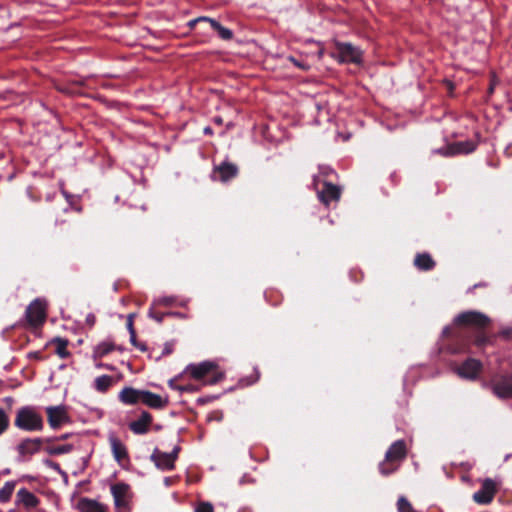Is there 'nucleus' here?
Segmentation results:
<instances>
[{
    "label": "nucleus",
    "mask_w": 512,
    "mask_h": 512,
    "mask_svg": "<svg viewBox=\"0 0 512 512\" xmlns=\"http://www.w3.org/2000/svg\"><path fill=\"white\" fill-rule=\"evenodd\" d=\"M490 318L482 312L469 310L459 313L450 326L443 329L444 346L451 354L467 352L470 345L484 348L492 343L485 329L490 325Z\"/></svg>",
    "instance_id": "f257e3e1"
},
{
    "label": "nucleus",
    "mask_w": 512,
    "mask_h": 512,
    "mask_svg": "<svg viewBox=\"0 0 512 512\" xmlns=\"http://www.w3.org/2000/svg\"><path fill=\"white\" fill-rule=\"evenodd\" d=\"M184 372L195 380H201L203 385H214L224 378V373L220 371L217 364L212 361L189 364Z\"/></svg>",
    "instance_id": "f03ea898"
},
{
    "label": "nucleus",
    "mask_w": 512,
    "mask_h": 512,
    "mask_svg": "<svg viewBox=\"0 0 512 512\" xmlns=\"http://www.w3.org/2000/svg\"><path fill=\"white\" fill-rule=\"evenodd\" d=\"M14 425L24 431H41L44 426L41 415L30 406L21 407L17 411Z\"/></svg>",
    "instance_id": "7ed1b4c3"
},
{
    "label": "nucleus",
    "mask_w": 512,
    "mask_h": 512,
    "mask_svg": "<svg viewBox=\"0 0 512 512\" xmlns=\"http://www.w3.org/2000/svg\"><path fill=\"white\" fill-rule=\"evenodd\" d=\"M110 489L117 511L129 512V502L131 499L130 486L125 482H118L111 485Z\"/></svg>",
    "instance_id": "20e7f679"
},
{
    "label": "nucleus",
    "mask_w": 512,
    "mask_h": 512,
    "mask_svg": "<svg viewBox=\"0 0 512 512\" xmlns=\"http://www.w3.org/2000/svg\"><path fill=\"white\" fill-rule=\"evenodd\" d=\"M44 443H52V438H25L17 445V452L24 460L37 454Z\"/></svg>",
    "instance_id": "39448f33"
},
{
    "label": "nucleus",
    "mask_w": 512,
    "mask_h": 512,
    "mask_svg": "<svg viewBox=\"0 0 512 512\" xmlns=\"http://www.w3.org/2000/svg\"><path fill=\"white\" fill-rule=\"evenodd\" d=\"M25 316L31 327L41 326L46 319L45 304L40 299L33 300L26 308Z\"/></svg>",
    "instance_id": "423d86ee"
},
{
    "label": "nucleus",
    "mask_w": 512,
    "mask_h": 512,
    "mask_svg": "<svg viewBox=\"0 0 512 512\" xmlns=\"http://www.w3.org/2000/svg\"><path fill=\"white\" fill-rule=\"evenodd\" d=\"M336 50L340 62L359 64L362 59V52L358 47L350 43L337 42Z\"/></svg>",
    "instance_id": "0eeeda50"
},
{
    "label": "nucleus",
    "mask_w": 512,
    "mask_h": 512,
    "mask_svg": "<svg viewBox=\"0 0 512 512\" xmlns=\"http://www.w3.org/2000/svg\"><path fill=\"white\" fill-rule=\"evenodd\" d=\"M483 369L481 361L475 358H468L456 369L457 374L467 380H476Z\"/></svg>",
    "instance_id": "6e6552de"
},
{
    "label": "nucleus",
    "mask_w": 512,
    "mask_h": 512,
    "mask_svg": "<svg viewBox=\"0 0 512 512\" xmlns=\"http://www.w3.org/2000/svg\"><path fill=\"white\" fill-rule=\"evenodd\" d=\"M238 173L239 169L236 164L224 161L220 165L214 166L211 177L213 180L228 182L237 177Z\"/></svg>",
    "instance_id": "1a4fd4ad"
},
{
    "label": "nucleus",
    "mask_w": 512,
    "mask_h": 512,
    "mask_svg": "<svg viewBox=\"0 0 512 512\" xmlns=\"http://www.w3.org/2000/svg\"><path fill=\"white\" fill-rule=\"evenodd\" d=\"M497 493L495 482L491 478H486L482 482L481 489L473 494V500L478 504H489Z\"/></svg>",
    "instance_id": "9d476101"
},
{
    "label": "nucleus",
    "mask_w": 512,
    "mask_h": 512,
    "mask_svg": "<svg viewBox=\"0 0 512 512\" xmlns=\"http://www.w3.org/2000/svg\"><path fill=\"white\" fill-rule=\"evenodd\" d=\"M48 423L51 428L58 429L62 424L69 422V416L64 406H50L46 408Z\"/></svg>",
    "instance_id": "9b49d317"
},
{
    "label": "nucleus",
    "mask_w": 512,
    "mask_h": 512,
    "mask_svg": "<svg viewBox=\"0 0 512 512\" xmlns=\"http://www.w3.org/2000/svg\"><path fill=\"white\" fill-rule=\"evenodd\" d=\"M476 145L472 141H460L441 148L436 152L442 156H453L457 154H468L475 150Z\"/></svg>",
    "instance_id": "f8f14e48"
},
{
    "label": "nucleus",
    "mask_w": 512,
    "mask_h": 512,
    "mask_svg": "<svg viewBox=\"0 0 512 512\" xmlns=\"http://www.w3.org/2000/svg\"><path fill=\"white\" fill-rule=\"evenodd\" d=\"M340 196L341 189L339 186L326 180L323 181V189L318 191V198L323 204L328 206L331 201H338Z\"/></svg>",
    "instance_id": "ddd939ff"
},
{
    "label": "nucleus",
    "mask_w": 512,
    "mask_h": 512,
    "mask_svg": "<svg viewBox=\"0 0 512 512\" xmlns=\"http://www.w3.org/2000/svg\"><path fill=\"white\" fill-rule=\"evenodd\" d=\"M202 21L209 22L211 27H212V29L218 33V35H219V37L221 39L228 41V40H231L233 38L232 30L222 26L215 19H212V18H209V17H206V16L198 17V18H196L194 20H191L189 22V26L190 27H194L196 25V23L202 22Z\"/></svg>",
    "instance_id": "4468645a"
},
{
    "label": "nucleus",
    "mask_w": 512,
    "mask_h": 512,
    "mask_svg": "<svg viewBox=\"0 0 512 512\" xmlns=\"http://www.w3.org/2000/svg\"><path fill=\"white\" fill-rule=\"evenodd\" d=\"M407 456V448L404 440H397L391 444L388 450L385 453V458L387 461H394L398 464L406 458Z\"/></svg>",
    "instance_id": "2eb2a0df"
},
{
    "label": "nucleus",
    "mask_w": 512,
    "mask_h": 512,
    "mask_svg": "<svg viewBox=\"0 0 512 512\" xmlns=\"http://www.w3.org/2000/svg\"><path fill=\"white\" fill-rule=\"evenodd\" d=\"M152 415L147 412L143 411L139 417V419L132 421L129 424V429L137 435L146 434L149 431V427L152 423Z\"/></svg>",
    "instance_id": "dca6fc26"
},
{
    "label": "nucleus",
    "mask_w": 512,
    "mask_h": 512,
    "mask_svg": "<svg viewBox=\"0 0 512 512\" xmlns=\"http://www.w3.org/2000/svg\"><path fill=\"white\" fill-rule=\"evenodd\" d=\"M151 460L161 470H173L175 468V461L170 454L162 452L158 448H155L151 454Z\"/></svg>",
    "instance_id": "f3484780"
},
{
    "label": "nucleus",
    "mask_w": 512,
    "mask_h": 512,
    "mask_svg": "<svg viewBox=\"0 0 512 512\" xmlns=\"http://www.w3.org/2000/svg\"><path fill=\"white\" fill-rule=\"evenodd\" d=\"M491 389L494 395L501 399L512 398V383L506 378L495 380L491 383Z\"/></svg>",
    "instance_id": "a211bd4d"
},
{
    "label": "nucleus",
    "mask_w": 512,
    "mask_h": 512,
    "mask_svg": "<svg viewBox=\"0 0 512 512\" xmlns=\"http://www.w3.org/2000/svg\"><path fill=\"white\" fill-rule=\"evenodd\" d=\"M77 509L80 512H108L106 505L87 497H82L79 499L77 503Z\"/></svg>",
    "instance_id": "6ab92c4d"
},
{
    "label": "nucleus",
    "mask_w": 512,
    "mask_h": 512,
    "mask_svg": "<svg viewBox=\"0 0 512 512\" xmlns=\"http://www.w3.org/2000/svg\"><path fill=\"white\" fill-rule=\"evenodd\" d=\"M141 402L154 409H162L167 406L168 401L153 392L142 390Z\"/></svg>",
    "instance_id": "aec40b11"
},
{
    "label": "nucleus",
    "mask_w": 512,
    "mask_h": 512,
    "mask_svg": "<svg viewBox=\"0 0 512 512\" xmlns=\"http://www.w3.org/2000/svg\"><path fill=\"white\" fill-rule=\"evenodd\" d=\"M16 501L22 504L27 510L38 506L40 500L26 488H21L16 494Z\"/></svg>",
    "instance_id": "412c9836"
},
{
    "label": "nucleus",
    "mask_w": 512,
    "mask_h": 512,
    "mask_svg": "<svg viewBox=\"0 0 512 512\" xmlns=\"http://www.w3.org/2000/svg\"><path fill=\"white\" fill-rule=\"evenodd\" d=\"M109 441L113 457L119 464L129 459L126 446L117 437L111 436Z\"/></svg>",
    "instance_id": "4be33fe9"
},
{
    "label": "nucleus",
    "mask_w": 512,
    "mask_h": 512,
    "mask_svg": "<svg viewBox=\"0 0 512 512\" xmlns=\"http://www.w3.org/2000/svg\"><path fill=\"white\" fill-rule=\"evenodd\" d=\"M142 390H137L132 387H125L119 393V400L128 405H133L141 402Z\"/></svg>",
    "instance_id": "5701e85b"
},
{
    "label": "nucleus",
    "mask_w": 512,
    "mask_h": 512,
    "mask_svg": "<svg viewBox=\"0 0 512 512\" xmlns=\"http://www.w3.org/2000/svg\"><path fill=\"white\" fill-rule=\"evenodd\" d=\"M414 265L422 271H431L434 269L436 262L428 253H418L414 259Z\"/></svg>",
    "instance_id": "b1692460"
},
{
    "label": "nucleus",
    "mask_w": 512,
    "mask_h": 512,
    "mask_svg": "<svg viewBox=\"0 0 512 512\" xmlns=\"http://www.w3.org/2000/svg\"><path fill=\"white\" fill-rule=\"evenodd\" d=\"M115 350V345L111 342H101L93 350L92 358L94 361L101 359Z\"/></svg>",
    "instance_id": "393cba45"
},
{
    "label": "nucleus",
    "mask_w": 512,
    "mask_h": 512,
    "mask_svg": "<svg viewBox=\"0 0 512 512\" xmlns=\"http://www.w3.org/2000/svg\"><path fill=\"white\" fill-rule=\"evenodd\" d=\"M85 85H86L85 79L72 80V81H69L65 85L58 86L57 89L62 93L72 95V94L80 93V91L78 90V87H83Z\"/></svg>",
    "instance_id": "a878e982"
},
{
    "label": "nucleus",
    "mask_w": 512,
    "mask_h": 512,
    "mask_svg": "<svg viewBox=\"0 0 512 512\" xmlns=\"http://www.w3.org/2000/svg\"><path fill=\"white\" fill-rule=\"evenodd\" d=\"M51 343L56 346L55 352L60 358L66 359L69 357L70 353L67 350L69 341L67 339L56 337L51 341Z\"/></svg>",
    "instance_id": "bb28decb"
},
{
    "label": "nucleus",
    "mask_w": 512,
    "mask_h": 512,
    "mask_svg": "<svg viewBox=\"0 0 512 512\" xmlns=\"http://www.w3.org/2000/svg\"><path fill=\"white\" fill-rule=\"evenodd\" d=\"M400 467V464L394 461H387L386 458L379 464V472L381 475L387 477L393 473H395Z\"/></svg>",
    "instance_id": "cd10ccee"
},
{
    "label": "nucleus",
    "mask_w": 512,
    "mask_h": 512,
    "mask_svg": "<svg viewBox=\"0 0 512 512\" xmlns=\"http://www.w3.org/2000/svg\"><path fill=\"white\" fill-rule=\"evenodd\" d=\"M112 385V377L109 375H102L95 379V389L99 392H106Z\"/></svg>",
    "instance_id": "c85d7f7f"
},
{
    "label": "nucleus",
    "mask_w": 512,
    "mask_h": 512,
    "mask_svg": "<svg viewBox=\"0 0 512 512\" xmlns=\"http://www.w3.org/2000/svg\"><path fill=\"white\" fill-rule=\"evenodd\" d=\"M44 450L49 455H62L69 453L73 450L72 444H64V445H58V446H46Z\"/></svg>",
    "instance_id": "c756f323"
},
{
    "label": "nucleus",
    "mask_w": 512,
    "mask_h": 512,
    "mask_svg": "<svg viewBox=\"0 0 512 512\" xmlns=\"http://www.w3.org/2000/svg\"><path fill=\"white\" fill-rule=\"evenodd\" d=\"M15 488L14 482H6L0 489V502H7L10 500Z\"/></svg>",
    "instance_id": "7c9ffc66"
},
{
    "label": "nucleus",
    "mask_w": 512,
    "mask_h": 512,
    "mask_svg": "<svg viewBox=\"0 0 512 512\" xmlns=\"http://www.w3.org/2000/svg\"><path fill=\"white\" fill-rule=\"evenodd\" d=\"M169 386L172 389L178 390L180 392H195L199 390V387L193 384L177 385L175 379L169 381Z\"/></svg>",
    "instance_id": "2f4dec72"
},
{
    "label": "nucleus",
    "mask_w": 512,
    "mask_h": 512,
    "mask_svg": "<svg viewBox=\"0 0 512 512\" xmlns=\"http://www.w3.org/2000/svg\"><path fill=\"white\" fill-rule=\"evenodd\" d=\"M155 307L156 306L152 305V307L149 309L148 315L158 323H162L166 316L174 315V313L171 312H158L155 310Z\"/></svg>",
    "instance_id": "473e14b6"
},
{
    "label": "nucleus",
    "mask_w": 512,
    "mask_h": 512,
    "mask_svg": "<svg viewBox=\"0 0 512 512\" xmlns=\"http://www.w3.org/2000/svg\"><path fill=\"white\" fill-rule=\"evenodd\" d=\"M10 425V419L9 416L6 414V412L0 408V436L4 434Z\"/></svg>",
    "instance_id": "72a5a7b5"
},
{
    "label": "nucleus",
    "mask_w": 512,
    "mask_h": 512,
    "mask_svg": "<svg viewBox=\"0 0 512 512\" xmlns=\"http://www.w3.org/2000/svg\"><path fill=\"white\" fill-rule=\"evenodd\" d=\"M397 508L399 512H415L411 503L405 497L398 499Z\"/></svg>",
    "instance_id": "f704fd0d"
},
{
    "label": "nucleus",
    "mask_w": 512,
    "mask_h": 512,
    "mask_svg": "<svg viewBox=\"0 0 512 512\" xmlns=\"http://www.w3.org/2000/svg\"><path fill=\"white\" fill-rule=\"evenodd\" d=\"M175 299L173 297H162L153 302L154 306L170 307L173 305Z\"/></svg>",
    "instance_id": "c9c22d12"
},
{
    "label": "nucleus",
    "mask_w": 512,
    "mask_h": 512,
    "mask_svg": "<svg viewBox=\"0 0 512 512\" xmlns=\"http://www.w3.org/2000/svg\"><path fill=\"white\" fill-rule=\"evenodd\" d=\"M195 512H214V508L211 503L201 502L197 505Z\"/></svg>",
    "instance_id": "e433bc0d"
},
{
    "label": "nucleus",
    "mask_w": 512,
    "mask_h": 512,
    "mask_svg": "<svg viewBox=\"0 0 512 512\" xmlns=\"http://www.w3.org/2000/svg\"><path fill=\"white\" fill-rule=\"evenodd\" d=\"M289 60L295 65L297 66L298 68H300L301 70L303 71H307L309 70L310 68V65L307 64L306 62H303V61H299L297 59H295L294 57H289Z\"/></svg>",
    "instance_id": "4c0bfd02"
},
{
    "label": "nucleus",
    "mask_w": 512,
    "mask_h": 512,
    "mask_svg": "<svg viewBox=\"0 0 512 512\" xmlns=\"http://www.w3.org/2000/svg\"><path fill=\"white\" fill-rule=\"evenodd\" d=\"M130 340H131V343L139 348L141 351H145L146 350V346L144 344H138L137 341H136V333H135V330L134 328H131V332H130Z\"/></svg>",
    "instance_id": "58836bf2"
},
{
    "label": "nucleus",
    "mask_w": 512,
    "mask_h": 512,
    "mask_svg": "<svg viewBox=\"0 0 512 512\" xmlns=\"http://www.w3.org/2000/svg\"><path fill=\"white\" fill-rule=\"evenodd\" d=\"M259 377H260V373L257 369H255V375L254 376H250L248 377L245 381V385H252L254 383H256L258 380H259Z\"/></svg>",
    "instance_id": "ea45409f"
},
{
    "label": "nucleus",
    "mask_w": 512,
    "mask_h": 512,
    "mask_svg": "<svg viewBox=\"0 0 512 512\" xmlns=\"http://www.w3.org/2000/svg\"><path fill=\"white\" fill-rule=\"evenodd\" d=\"M173 352V344L172 343H166L165 347L163 349L162 355H169Z\"/></svg>",
    "instance_id": "a19ab883"
},
{
    "label": "nucleus",
    "mask_w": 512,
    "mask_h": 512,
    "mask_svg": "<svg viewBox=\"0 0 512 512\" xmlns=\"http://www.w3.org/2000/svg\"><path fill=\"white\" fill-rule=\"evenodd\" d=\"M95 362V366L97 368H105V369H108V370H114V367L109 365V364H104L102 362H99L98 360L97 361H94Z\"/></svg>",
    "instance_id": "79ce46f5"
},
{
    "label": "nucleus",
    "mask_w": 512,
    "mask_h": 512,
    "mask_svg": "<svg viewBox=\"0 0 512 512\" xmlns=\"http://www.w3.org/2000/svg\"><path fill=\"white\" fill-rule=\"evenodd\" d=\"M180 450H181V448L179 446H175L174 449L172 450V452L169 453L174 461H176V459L178 458V454H179Z\"/></svg>",
    "instance_id": "37998d69"
},
{
    "label": "nucleus",
    "mask_w": 512,
    "mask_h": 512,
    "mask_svg": "<svg viewBox=\"0 0 512 512\" xmlns=\"http://www.w3.org/2000/svg\"><path fill=\"white\" fill-rule=\"evenodd\" d=\"M331 173H333V170L331 168H329V167L321 168L320 174L322 176H324L325 178H327Z\"/></svg>",
    "instance_id": "c03bdc74"
},
{
    "label": "nucleus",
    "mask_w": 512,
    "mask_h": 512,
    "mask_svg": "<svg viewBox=\"0 0 512 512\" xmlns=\"http://www.w3.org/2000/svg\"><path fill=\"white\" fill-rule=\"evenodd\" d=\"M213 399H215V397H210V396L209 397H200V398H198L197 402L199 404H206V403L212 401Z\"/></svg>",
    "instance_id": "a18cd8bd"
},
{
    "label": "nucleus",
    "mask_w": 512,
    "mask_h": 512,
    "mask_svg": "<svg viewBox=\"0 0 512 512\" xmlns=\"http://www.w3.org/2000/svg\"><path fill=\"white\" fill-rule=\"evenodd\" d=\"M29 357L37 360H42V355L40 351L30 352Z\"/></svg>",
    "instance_id": "49530a36"
},
{
    "label": "nucleus",
    "mask_w": 512,
    "mask_h": 512,
    "mask_svg": "<svg viewBox=\"0 0 512 512\" xmlns=\"http://www.w3.org/2000/svg\"><path fill=\"white\" fill-rule=\"evenodd\" d=\"M45 464L48 465L49 467H52L53 469L60 470V465L51 460H46Z\"/></svg>",
    "instance_id": "de8ad7c7"
},
{
    "label": "nucleus",
    "mask_w": 512,
    "mask_h": 512,
    "mask_svg": "<svg viewBox=\"0 0 512 512\" xmlns=\"http://www.w3.org/2000/svg\"><path fill=\"white\" fill-rule=\"evenodd\" d=\"M504 154L507 156V157H512V143H509L505 149H504Z\"/></svg>",
    "instance_id": "09e8293b"
},
{
    "label": "nucleus",
    "mask_w": 512,
    "mask_h": 512,
    "mask_svg": "<svg viewBox=\"0 0 512 512\" xmlns=\"http://www.w3.org/2000/svg\"><path fill=\"white\" fill-rule=\"evenodd\" d=\"M86 321L88 324L92 326L95 323V316L92 314L88 315Z\"/></svg>",
    "instance_id": "8fccbe9b"
},
{
    "label": "nucleus",
    "mask_w": 512,
    "mask_h": 512,
    "mask_svg": "<svg viewBox=\"0 0 512 512\" xmlns=\"http://www.w3.org/2000/svg\"><path fill=\"white\" fill-rule=\"evenodd\" d=\"M127 327L129 329V332H131V328H133V321H132V315H129L127 320Z\"/></svg>",
    "instance_id": "3c124183"
},
{
    "label": "nucleus",
    "mask_w": 512,
    "mask_h": 512,
    "mask_svg": "<svg viewBox=\"0 0 512 512\" xmlns=\"http://www.w3.org/2000/svg\"><path fill=\"white\" fill-rule=\"evenodd\" d=\"M51 438H52V442H54L56 440H66L68 438V434H64L59 437H51Z\"/></svg>",
    "instance_id": "603ef678"
},
{
    "label": "nucleus",
    "mask_w": 512,
    "mask_h": 512,
    "mask_svg": "<svg viewBox=\"0 0 512 512\" xmlns=\"http://www.w3.org/2000/svg\"><path fill=\"white\" fill-rule=\"evenodd\" d=\"M204 133L206 135H212L213 134V130H212L211 127L207 126V127L204 128Z\"/></svg>",
    "instance_id": "864d4df0"
},
{
    "label": "nucleus",
    "mask_w": 512,
    "mask_h": 512,
    "mask_svg": "<svg viewBox=\"0 0 512 512\" xmlns=\"http://www.w3.org/2000/svg\"><path fill=\"white\" fill-rule=\"evenodd\" d=\"M214 122L218 125H221L222 124V119L220 117H215L214 118Z\"/></svg>",
    "instance_id": "5fc2aeb1"
},
{
    "label": "nucleus",
    "mask_w": 512,
    "mask_h": 512,
    "mask_svg": "<svg viewBox=\"0 0 512 512\" xmlns=\"http://www.w3.org/2000/svg\"><path fill=\"white\" fill-rule=\"evenodd\" d=\"M493 92H494V85H493V83H491V85H490V87L488 89V93L492 94Z\"/></svg>",
    "instance_id": "6e6d98bb"
},
{
    "label": "nucleus",
    "mask_w": 512,
    "mask_h": 512,
    "mask_svg": "<svg viewBox=\"0 0 512 512\" xmlns=\"http://www.w3.org/2000/svg\"><path fill=\"white\" fill-rule=\"evenodd\" d=\"M5 401L8 402V403H12L14 401V399L12 397H7L5 399Z\"/></svg>",
    "instance_id": "4d7b16f0"
},
{
    "label": "nucleus",
    "mask_w": 512,
    "mask_h": 512,
    "mask_svg": "<svg viewBox=\"0 0 512 512\" xmlns=\"http://www.w3.org/2000/svg\"><path fill=\"white\" fill-rule=\"evenodd\" d=\"M319 181V176L314 177V184H316Z\"/></svg>",
    "instance_id": "13d9d810"
},
{
    "label": "nucleus",
    "mask_w": 512,
    "mask_h": 512,
    "mask_svg": "<svg viewBox=\"0 0 512 512\" xmlns=\"http://www.w3.org/2000/svg\"><path fill=\"white\" fill-rule=\"evenodd\" d=\"M3 385V381L0 379V388L2 387Z\"/></svg>",
    "instance_id": "bf43d9fd"
}]
</instances>
